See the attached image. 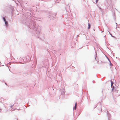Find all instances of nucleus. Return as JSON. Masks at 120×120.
Returning <instances> with one entry per match:
<instances>
[{
	"label": "nucleus",
	"mask_w": 120,
	"mask_h": 120,
	"mask_svg": "<svg viewBox=\"0 0 120 120\" xmlns=\"http://www.w3.org/2000/svg\"><path fill=\"white\" fill-rule=\"evenodd\" d=\"M5 25L6 26H8V23L6 21L5 22Z\"/></svg>",
	"instance_id": "obj_1"
},
{
	"label": "nucleus",
	"mask_w": 120,
	"mask_h": 120,
	"mask_svg": "<svg viewBox=\"0 0 120 120\" xmlns=\"http://www.w3.org/2000/svg\"><path fill=\"white\" fill-rule=\"evenodd\" d=\"M77 105V102H76L75 103V106L74 107V109L75 110H76V109Z\"/></svg>",
	"instance_id": "obj_2"
},
{
	"label": "nucleus",
	"mask_w": 120,
	"mask_h": 120,
	"mask_svg": "<svg viewBox=\"0 0 120 120\" xmlns=\"http://www.w3.org/2000/svg\"><path fill=\"white\" fill-rule=\"evenodd\" d=\"M88 26H89L88 28V29H90V25L89 23H88Z\"/></svg>",
	"instance_id": "obj_3"
},
{
	"label": "nucleus",
	"mask_w": 120,
	"mask_h": 120,
	"mask_svg": "<svg viewBox=\"0 0 120 120\" xmlns=\"http://www.w3.org/2000/svg\"><path fill=\"white\" fill-rule=\"evenodd\" d=\"M111 86H112L113 83V82H112V81L111 80Z\"/></svg>",
	"instance_id": "obj_4"
},
{
	"label": "nucleus",
	"mask_w": 120,
	"mask_h": 120,
	"mask_svg": "<svg viewBox=\"0 0 120 120\" xmlns=\"http://www.w3.org/2000/svg\"><path fill=\"white\" fill-rule=\"evenodd\" d=\"M3 20H4V22H5V21H6V19L4 17H3Z\"/></svg>",
	"instance_id": "obj_5"
},
{
	"label": "nucleus",
	"mask_w": 120,
	"mask_h": 120,
	"mask_svg": "<svg viewBox=\"0 0 120 120\" xmlns=\"http://www.w3.org/2000/svg\"><path fill=\"white\" fill-rule=\"evenodd\" d=\"M96 0V3L98 2V0Z\"/></svg>",
	"instance_id": "obj_6"
},
{
	"label": "nucleus",
	"mask_w": 120,
	"mask_h": 120,
	"mask_svg": "<svg viewBox=\"0 0 120 120\" xmlns=\"http://www.w3.org/2000/svg\"><path fill=\"white\" fill-rule=\"evenodd\" d=\"M110 65H111V66H112V64L110 62Z\"/></svg>",
	"instance_id": "obj_7"
},
{
	"label": "nucleus",
	"mask_w": 120,
	"mask_h": 120,
	"mask_svg": "<svg viewBox=\"0 0 120 120\" xmlns=\"http://www.w3.org/2000/svg\"><path fill=\"white\" fill-rule=\"evenodd\" d=\"M112 90L113 91V87L112 89Z\"/></svg>",
	"instance_id": "obj_8"
},
{
	"label": "nucleus",
	"mask_w": 120,
	"mask_h": 120,
	"mask_svg": "<svg viewBox=\"0 0 120 120\" xmlns=\"http://www.w3.org/2000/svg\"><path fill=\"white\" fill-rule=\"evenodd\" d=\"M116 91V92H118V90H117V91Z\"/></svg>",
	"instance_id": "obj_9"
}]
</instances>
